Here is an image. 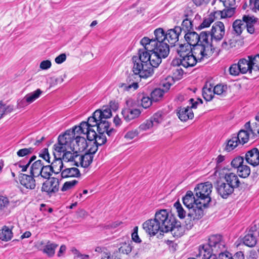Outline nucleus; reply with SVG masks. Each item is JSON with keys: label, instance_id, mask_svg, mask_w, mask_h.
Masks as SVG:
<instances>
[{"label": "nucleus", "instance_id": "nucleus-50", "mask_svg": "<svg viewBox=\"0 0 259 259\" xmlns=\"http://www.w3.org/2000/svg\"><path fill=\"white\" fill-rule=\"evenodd\" d=\"M140 96H141V101L142 106L145 109L150 107L153 101L151 98L146 96L144 94L140 95L139 98H140Z\"/></svg>", "mask_w": 259, "mask_h": 259}, {"label": "nucleus", "instance_id": "nucleus-8", "mask_svg": "<svg viewBox=\"0 0 259 259\" xmlns=\"http://www.w3.org/2000/svg\"><path fill=\"white\" fill-rule=\"evenodd\" d=\"M207 206H204L202 202L200 201L189 208V212L185 220V225L187 229H191L196 222L203 216V208Z\"/></svg>", "mask_w": 259, "mask_h": 259}, {"label": "nucleus", "instance_id": "nucleus-43", "mask_svg": "<svg viewBox=\"0 0 259 259\" xmlns=\"http://www.w3.org/2000/svg\"><path fill=\"white\" fill-rule=\"evenodd\" d=\"M95 138L91 139H88L89 141H92L95 140L94 144H96L98 146H101L104 144L106 141V137L105 134H97L95 132V135H94Z\"/></svg>", "mask_w": 259, "mask_h": 259}, {"label": "nucleus", "instance_id": "nucleus-56", "mask_svg": "<svg viewBox=\"0 0 259 259\" xmlns=\"http://www.w3.org/2000/svg\"><path fill=\"white\" fill-rule=\"evenodd\" d=\"M34 149L32 147L25 148L19 150L17 152V155L19 157H24L32 153Z\"/></svg>", "mask_w": 259, "mask_h": 259}, {"label": "nucleus", "instance_id": "nucleus-34", "mask_svg": "<svg viewBox=\"0 0 259 259\" xmlns=\"http://www.w3.org/2000/svg\"><path fill=\"white\" fill-rule=\"evenodd\" d=\"M43 163L41 160H37L34 162L30 167V174L33 177H38L41 174L40 172Z\"/></svg>", "mask_w": 259, "mask_h": 259}, {"label": "nucleus", "instance_id": "nucleus-42", "mask_svg": "<svg viewBox=\"0 0 259 259\" xmlns=\"http://www.w3.org/2000/svg\"><path fill=\"white\" fill-rule=\"evenodd\" d=\"M133 247L132 241H128L121 244L120 247L118 248L119 252L128 254L132 251Z\"/></svg>", "mask_w": 259, "mask_h": 259}, {"label": "nucleus", "instance_id": "nucleus-18", "mask_svg": "<svg viewBox=\"0 0 259 259\" xmlns=\"http://www.w3.org/2000/svg\"><path fill=\"white\" fill-rule=\"evenodd\" d=\"M245 160L246 162L253 166L259 165V150L256 148H253L248 151L245 154Z\"/></svg>", "mask_w": 259, "mask_h": 259}, {"label": "nucleus", "instance_id": "nucleus-32", "mask_svg": "<svg viewBox=\"0 0 259 259\" xmlns=\"http://www.w3.org/2000/svg\"><path fill=\"white\" fill-rule=\"evenodd\" d=\"M80 175V174L79 169L76 167L67 168L61 171V177L62 178L78 177Z\"/></svg>", "mask_w": 259, "mask_h": 259}, {"label": "nucleus", "instance_id": "nucleus-64", "mask_svg": "<svg viewBox=\"0 0 259 259\" xmlns=\"http://www.w3.org/2000/svg\"><path fill=\"white\" fill-rule=\"evenodd\" d=\"M9 204V201L7 197L0 196V210L7 208Z\"/></svg>", "mask_w": 259, "mask_h": 259}, {"label": "nucleus", "instance_id": "nucleus-3", "mask_svg": "<svg viewBox=\"0 0 259 259\" xmlns=\"http://www.w3.org/2000/svg\"><path fill=\"white\" fill-rule=\"evenodd\" d=\"M209 47L196 46L193 48V52L182 58L174 59L171 62V66L182 65L185 68L195 66L197 62H200L204 59H208L211 55Z\"/></svg>", "mask_w": 259, "mask_h": 259}, {"label": "nucleus", "instance_id": "nucleus-51", "mask_svg": "<svg viewBox=\"0 0 259 259\" xmlns=\"http://www.w3.org/2000/svg\"><path fill=\"white\" fill-rule=\"evenodd\" d=\"M227 89V87L226 85L219 84H217L213 88V91L214 94L224 96L226 94Z\"/></svg>", "mask_w": 259, "mask_h": 259}, {"label": "nucleus", "instance_id": "nucleus-61", "mask_svg": "<svg viewBox=\"0 0 259 259\" xmlns=\"http://www.w3.org/2000/svg\"><path fill=\"white\" fill-rule=\"evenodd\" d=\"M150 120L152 121L154 126H157L159 123L162 122V114L160 112L155 113L150 118Z\"/></svg>", "mask_w": 259, "mask_h": 259}, {"label": "nucleus", "instance_id": "nucleus-62", "mask_svg": "<svg viewBox=\"0 0 259 259\" xmlns=\"http://www.w3.org/2000/svg\"><path fill=\"white\" fill-rule=\"evenodd\" d=\"M153 126H154L153 123L149 119L141 124L139 126V128L141 131H146L151 128Z\"/></svg>", "mask_w": 259, "mask_h": 259}, {"label": "nucleus", "instance_id": "nucleus-6", "mask_svg": "<svg viewBox=\"0 0 259 259\" xmlns=\"http://www.w3.org/2000/svg\"><path fill=\"white\" fill-rule=\"evenodd\" d=\"M184 37L187 42L191 47L194 48L195 47L198 45L201 47H208L209 50L211 51V47L210 44L207 41L208 35L206 31H202L199 34L194 31H188L185 33Z\"/></svg>", "mask_w": 259, "mask_h": 259}, {"label": "nucleus", "instance_id": "nucleus-14", "mask_svg": "<svg viewBox=\"0 0 259 259\" xmlns=\"http://www.w3.org/2000/svg\"><path fill=\"white\" fill-rule=\"evenodd\" d=\"M167 219L170 221L167 224V232L170 231L173 236L175 237L182 236L184 232V229L181 223L176 221L175 218L168 212Z\"/></svg>", "mask_w": 259, "mask_h": 259}, {"label": "nucleus", "instance_id": "nucleus-44", "mask_svg": "<svg viewBox=\"0 0 259 259\" xmlns=\"http://www.w3.org/2000/svg\"><path fill=\"white\" fill-rule=\"evenodd\" d=\"M14 110L13 105L3 104L2 102H0V119L4 116V115L11 113Z\"/></svg>", "mask_w": 259, "mask_h": 259}, {"label": "nucleus", "instance_id": "nucleus-40", "mask_svg": "<svg viewBox=\"0 0 259 259\" xmlns=\"http://www.w3.org/2000/svg\"><path fill=\"white\" fill-rule=\"evenodd\" d=\"M212 87L211 86V84H209V87H208L207 84H206L203 88L202 90V96L203 98L206 101H211L214 96V93L213 90H212Z\"/></svg>", "mask_w": 259, "mask_h": 259}, {"label": "nucleus", "instance_id": "nucleus-4", "mask_svg": "<svg viewBox=\"0 0 259 259\" xmlns=\"http://www.w3.org/2000/svg\"><path fill=\"white\" fill-rule=\"evenodd\" d=\"M168 211L161 209L155 213V218L150 219L143 224V228L150 236L155 235L158 232L167 233Z\"/></svg>", "mask_w": 259, "mask_h": 259}, {"label": "nucleus", "instance_id": "nucleus-21", "mask_svg": "<svg viewBox=\"0 0 259 259\" xmlns=\"http://www.w3.org/2000/svg\"><path fill=\"white\" fill-rule=\"evenodd\" d=\"M74 142L72 143V150H75L76 152H81L84 151L88 147V144L84 137L77 135L75 139H73Z\"/></svg>", "mask_w": 259, "mask_h": 259}, {"label": "nucleus", "instance_id": "nucleus-17", "mask_svg": "<svg viewBox=\"0 0 259 259\" xmlns=\"http://www.w3.org/2000/svg\"><path fill=\"white\" fill-rule=\"evenodd\" d=\"M59 180L56 178H52L43 183L41 191L51 195L59 190Z\"/></svg>", "mask_w": 259, "mask_h": 259}, {"label": "nucleus", "instance_id": "nucleus-10", "mask_svg": "<svg viewBox=\"0 0 259 259\" xmlns=\"http://www.w3.org/2000/svg\"><path fill=\"white\" fill-rule=\"evenodd\" d=\"M206 33L208 35V40L207 41L210 44L211 47V55H212L214 50L212 44L213 39L215 41H220L222 39L225 35V29L224 23L221 21H218L214 23L212 25L211 31H206Z\"/></svg>", "mask_w": 259, "mask_h": 259}, {"label": "nucleus", "instance_id": "nucleus-27", "mask_svg": "<svg viewBox=\"0 0 259 259\" xmlns=\"http://www.w3.org/2000/svg\"><path fill=\"white\" fill-rule=\"evenodd\" d=\"M209 245H203L199 248V253L196 255L197 259H211L212 254L210 252Z\"/></svg>", "mask_w": 259, "mask_h": 259}, {"label": "nucleus", "instance_id": "nucleus-1", "mask_svg": "<svg viewBox=\"0 0 259 259\" xmlns=\"http://www.w3.org/2000/svg\"><path fill=\"white\" fill-rule=\"evenodd\" d=\"M143 48L150 53L154 65H159L161 62V59L166 58L169 53V45L164 40L158 39L157 36L154 39H149L144 37L140 41Z\"/></svg>", "mask_w": 259, "mask_h": 259}, {"label": "nucleus", "instance_id": "nucleus-53", "mask_svg": "<svg viewBox=\"0 0 259 259\" xmlns=\"http://www.w3.org/2000/svg\"><path fill=\"white\" fill-rule=\"evenodd\" d=\"M237 139L238 138H235L234 136L228 140L226 147V150L228 151H230L237 147L238 145V141H237Z\"/></svg>", "mask_w": 259, "mask_h": 259}, {"label": "nucleus", "instance_id": "nucleus-31", "mask_svg": "<svg viewBox=\"0 0 259 259\" xmlns=\"http://www.w3.org/2000/svg\"><path fill=\"white\" fill-rule=\"evenodd\" d=\"M13 226L10 227L5 226L0 230V240L4 241L10 240L13 237L12 230Z\"/></svg>", "mask_w": 259, "mask_h": 259}, {"label": "nucleus", "instance_id": "nucleus-11", "mask_svg": "<svg viewBox=\"0 0 259 259\" xmlns=\"http://www.w3.org/2000/svg\"><path fill=\"white\" fill-rule=\"evenodd\" d=\"M88 124L85 123V121H82L79 125L74 126L72 131H67L64 134L68 133L71 138V143L74 142L73 139H75L77 135L79 136L81 134L85 135L88 139L94 138L95 131L90 132L88 131Z\"/></svg>", "mask_w": 259, "mask_h": 259}, {"label": "nucleus", "instance_id": "nucleus-41", "mask_svg": "<svg viewBox=\"0 0 259 259\" xmlns=\"http://www.w3.org/2000/svg\"><path fill=\"white\" fill-rule=\"evenodd\" d=\"M233 28L235 33L237 35H240L243 30L245 28L243 19L242 20L240 19L236 20L233 23Z\"/></svg>", "mask_w": 259, "mask_h": 259}, {"label": "nucleus", "instance_id": "nucleus-28", "mask_svg": "<svg viewBox=\"0 0 259 259\" xmlns=\"http://www.w3.org/2000/svg\"><path fill=\"white\" fill-rule=\"evenodd\" d=\"M193 51V47H192L189 44H180L177 49V52L180 56V58L191 54Z\"/></svg>", "mask_w": 259, "mask_h": 259}, {"label": "nucleus", "instance_id": "nucleus-58", "mask_svg": "<svg viewBox=\"0 0 259 259\" xmlns=\"http://www.w3.org/2000/svg\"><path fill=\"white\" fill-rule=\"evenodd\" d=\"M78 183V181L76 180H74L71 181L66 182L64 184L63 187L61 188V191L63 192L66 191L68 190H70L73 188Z\"/></svg>", "mask_w": 259, "mask_h": 259}, {"label": "nucleus", "instance_id": "nucleus-45", "mask_svg": "<svg viewBox=\"0 0 259 259\" xmlns=\"http://www.w3.org/2000/svg\"><path fill=\"white\" fill-rule=\"evenodd\" d=\"M14 110L13 105L3 104L2 102H0V119L4 116V115L11 113Z\"/></svg>", "mask_w": 259, "mask_h": 259}, {"label": "nucleus", "instance_id": "nucleus-37", "mask_svg": "<svg viewBox=\"0 0 259 259\" xmlns=\"http://www.w3.org/2000/svg\"><path fill=\"white\" fill-rule=\"evenodd\" d=\"M101 112L102 115L99 117L98 122H108L106 120L112 116V112L110 108L108 106H103L102 109H99Z\"/></svg>", "mask_w": 259, "mask_h": 259}, {"label": "nucleus", "instance_id": "nucleus-33", "mask_svg": "<svg viewBox=\"0 0 259 259\" xmlns=\"http://www.w3.org/2000/svg\"><path fill=\"white\" fill-rule=\"evenodd\" d=\"M244 126L245 129L249 132L252 138L253 139L259 135V123L254 122L250 125V122H247Z\"/></svg>", "mask_w": 259, "mask_h": 259}, {"label": "nucleus", "instance_id": "nucleus-25", "mask_svg": "<svg viewBox=\"0 0 259 259\" xmlns=\"http://www.w3.org/2000/svg\"><path fill=\"white\" fill-rule=\"evenodd\" d=\"M200 202V201H199V199L194 196L193 193L191 191H187L185 196L183 198V202L188 209L195 205L196 203H198Z\"/></svg>", "mask_w": 259, "mask_h": 259}, {"label": "nucleus", "instance_id": "nucleus-26", "mask_svg": "<svg viewBox=\"0 0 259 259\" xmlns=\"http://www.w3.org/2000/svg\"><path fill=\"white\" fill-rule=\"evenodd\" d=\"M243 22L248 32L252 34L254 32V25L257 22V19L253 16L244 15L243 18Z\"/></svg>", "mask_w": 259, "mask_h": 259}, {"label": "nucleus", "instance_id": "nucleus-63", "mask_svg": "<svg viewBox=\"0 0 259 259\" xmlns=\"http://www.w3.org/2000/svg\"><path fill=\"white\" fill-rule=\"evenodd\" d=\"M181 65L178 66H172L174 68L172 69L173 74L175 76L178 78H180L183 74L184 71L180 67Z\"/></svg>", "mask_w": 259, "mask_h": 259}, {"label": "nucleus", "instance_id": "nucleus-30", "mask_svg": "<svg viewBox=\"0 0 259 259\" xmlns=\"http://www.w3.org/2000/svg\"><path fill=\"white\" fill-rule=\"evenodd\" d=\"M54 160L52 162L50 166L53 170V172L58 174L63 167V159L61 157L57 158L55 153H54Z\"/></svg>", "mask_w": 259, "mask_h": 259}, {"label": "nucleus", "instance_id": "nucleus-24", "mask_svg": "<svg viewBox=\"0 0 259 259\" xmlns=\"http://www.w3.org/2000/svg\"><path fill=\"white\" fill-rule=\"evenodd\" d=\"M101 112L99 110H96L92 114V116H90L88 119V121H85V123L88 124V131L90 132L91 131H95L94 130L92 129V127L98 126V120L99 117H101L102 115Z\"/></svg>", "mask_w": 259, "mask_h": 259}, {"label": "nucleus", "instance_id": "nucleus-48", "mask_svg": "<svg viewBox=\"0 0 259 259\" xmlns=\"http://www.w3.org/2000/svg\"><path fill=\"white\" fill-rule=\"evenodd\" d=\"M238 173L239 177L246 178L249 176L250 174V167L246 165H242L238 168Z\"/></svg>", "mask_w": 259, "mask_h": 259}, {"label": "nucleus", "instance_id": "nucleus-7", "mask_svg": "<svg viewBox=\"0 0 259 259\" xmlns=\"http://www.w3.org/2000/svg\"><path fill=\"white\" fill-rule=\"evenodd\" d=\"M181 32L182 29L180 26H176L173 29L168 30L166 33L162 28H159L155 30L154 35L158 37V39L167 41L172 47L179 40Z\"/></svg>", "mask_w": 259, "mask_h": 259}, {"label": "nucleus", "instance_id": "nucleus-38", "mask_svg": "<svg viewBox=\"0 0 259 259\" xmlns=\"http://www.w3.org/2000/svg\"><path fill=\"white\" fill-rule=\"evenodd\" d=\"M42 93V91L40 89H38L34 92L27 94L24 99L26 102L30 104L38 99Z\"/></svg>", "mask_w": 259, "mask_h": 259}, {"label": "nucleus", "instance_id": "nucleus-49", "mask_svg": "<svg viewBox=\"0 0 259 259\" xmlns=\"http://www.w3.org/2000/svg\"><path fill=\"white\" fill-rule=\"evenodd\" d=\"M164 92L160 89H155L151 93V98L153 101L156 102L161 99L163 95Z\"/></svg>", "mask_w": 259, "mask_h": 259}, {"label": "nucleus", "instance_id": "nucleus-46", "mask_svg": "<svg viewBox=\"0 0 259 259\" xmlns=\"http://www.w3.org/2000/svg\"><path fill=\"white\" fill-rule=\"evenodd\" d=\"M138 87V83L136 82L131 83H120L119 84V88L124 91H134L137 89Z\"/></svg>", "mask_w": 259, "mask_h": 259}, {"label": "nucleus", "instance_id": "nucleus-23", "mask_svg": "<svg viewBox=\"0 0 259 259\" xmlns=\"http://www.w3.org/2000/svg\"><path fill=\"white\" fill-rule=\"evenodd\" d=\"M177 115L179 118L182 121H186L194 117V113L189 106L180 107L178 109Z\"/></svg>", "mask_w": 259, "mask_h": 259}, {"label": "nucleus", "instance_id": "nucleus-54", "mask_svg": "<svg viewBox=\"0 0 259 259\" xmlns=\"http://www.w3.org/2000/svg\"><path fill=\"white\" fill-rule=\"evenodd\" d=\"M174 207L177 210L178 215L180 219H184L186 217V211L182 207V205L179 201H177L174 204Z\"/></svg>", "mask_w": 259, "mask_h": 259}, {"label": "nucleus", "instance_id": "nucleus-59", "mask_svg": "<svg viewBox=\"0 0 259 259\" xmlns=\"http://www.w3.org/2000/svg\"><path fill=\"white\" fill-rule=\"evenodd\" d=\"M212 16L210 15L208 16V17L205 18L202 23L198 26V28L199 29H201L202 28H206L209 27L210 24L214 21Z\"/></svg>", "mask_w": 259, "mask_h": 259}, {"label": "nucleus", "instance_id": "nucleus-5", "mask_svg": "<svg viewBox=\"0 0 259 259\" xmlns=\"http://www.w3.org/2000/svg\"><path fill=\"white\" fill-rule=\"evenodd\" d=\"M54 149L58 153H63L62 159L64 161L76 164L78 153L72 150L71 138L68 133L59 136L58 143L54 145Z\"/></svg>", "mask_w": 259, "mask_h": 259}, {"label": "nucleus", "instance_id": "nucleus-22", "mask_svg": "<svg viewBox=\"0 0 259 259\" xmlns=\"http://www.w3.org/2000/svg\"><path fill=\"white\" fill-rule=\"evenodd\" d=\"M94 156L90 153H85L84 155L78 154L76 164L73 165L77 166H81L82 167H88L93 161Z\"/></svg>", "mask_w": 259, "mask_h": 259}, {"label": "nucleus", "instance_id": "nucleus-9", "mask_svg": "<svg viewBox=\"0 0 259 259\" xmlns=\"http://www.w3.org/2000/svg\"><path fill=\"white\" fill-rule=\"evenodd\" d=\"M212 185L207 182L197 185L194 189L195 196L202 201L204 206H207L211 201L210 194L212 192Z\"/></svg>", "mask_w": 259, "mask_h": 259}, {"label": "nucleus", "instance_id": "nucleus-36", "mask_svg": "<svg viewBox=\"0 0 259 259\" xmlns=\"http://www.w3.org/2000/svg\"><path fill=\"white\" fill-rule=\"evenodd\" d=\"M250 136L251 137V135L248 130H241L239 132L237 136L235 137L238 138V143L244 144L248 141Z\"/></svg>", "mask_w": 259, "mask_h": 259}, {"label": "nucleus", "instance_id": "nucleus-16", "mask_svg": "<svg viewBox=\"0 0 259 259\" xmlns=\"http://www.w3.org/2000/svg\"><path fill=\"white\" fill-rule=\"evenodd\" d=\"M257 226L254 225L249 229L247 233L245 235L243 239V243L248 247L254 246L257 241Z\"/></svg>", "mask_w": 259, "mask_h": 259}, {"label": "nucleus", "instance_id": "nucleus-12", "mask_svg": "<svg viewBox=\"0 0 259 259\" xmlns=\"http://www.w3.org/2000/svg\"><path fill=\"white\" fill-rule=\"evenodd\" d=\"M206 245H209V248L211 250L210 252L213 255H215L217 253L219 254L220 252L226 250L225 243L222 240V236L220 235L211 236Z\"/></svg>", "mask_w": 259, "mask_h": 259}, {"label": "nucleus", "instance_id": "nucleus-47", "mask_svg": "<svg viewBox=\"0 0 259 259\" xmlns=\"http://www.w3.org/2000/svg\"><path fill=\"white\" fill-rule=\"evenodd\" d=\"M247 58L250 61V65L252 70L257 71L259 70V54L255 56H248Z\"/></svg>", "mask_w": 259, "mask_h": 259}, {"label": "nucleus", "instance_id": "nucleus-2", "mask_svg": "<svg viewBox=\"0 0 259 259\" xmlns=\"http://www.w3.org/2000/svg\"><path fill=\"white\" fill-rule=\"evenodd\" d=\"M132 60L134 63L132 71L134 74L128 77L130 80L134 75L144 78L150 77L154 73L153 68L159 66L154 65L150 53L145 50L140 49L138 56H134Z\"/></svg>", "mask_w": 259, "mask_h": 259}, {"label": "nucleus", "instance_id": "nucleus-52", "mask_svg": "<svg viewBox=\"0 0 259 259\" xmlns=\"http://www.w3.org/2000/svg\"><path fill=\"white\" fill-rule=\"evenodd\" d=\"M40 172H41L40 175L41 177L45 179H49L51 176V172H53V170L50 165L44 166L43 165Z\"/></svg>", "mask_w": 259, "mask_h": 259}, {"label": "nucleus", "instance_id": "nucleus-39", "mask_svg": "<svg viewBox=\"0 0 259 259\" xmlns=\"http://www.w3.org/2000/svg\"><path fill=\"white\" fill-rule=\"evenodd\" d=\"M57 246L58 245L57 244L48 241L44 247L43 252L46 253L49 257H52L55 254V250Z\"/></svg>", "mask_w": 259, "mask_h": 259}, {"label": "nucleus", "instance_id": "nucleus-13", "mask_svg": "<svg viewBox=\"0 0 259 259\" xmlns=\"http://www.w3.org/2000/svg\"><path fill=\"white\" fill-rule=\"evenodd\" d=\"M126 105V107H124L121 112L123 117L126 121L129 122L139 117L141 111L138 109L134 108L135 103L132 99L127 100Z\"/></svg>", "mask_w": 259, "mask_h": 259}, {"label": "nucleus", "instance_id": "nucleus-19", "mask_svg": "<svg viewBox=\"0 0 259 259\" xmlns=\"http://www.w3.org/2000/svg\"><path fill=\"white\" fill-rule=\"evenodd\" d=\"M35 177L26 174H20L19 175V181L20 184L25 187L26 189H34L35 187V180L34 178Z\"/></svg>", "mask_w": 259, "mask_h": 259}, {"label": "nucleus", "instance_id": "nucleus-15", "mask_svg": "<svg viewBox=\"0 0 259 259\" xmlns=\"http://www.w3.org/2000/svg\"><path fill=\"white\" fill-rule=\"evenodd\" d=\"M214 186L218 194L224 199L227 198L234 191L231 186L221 178L214 183Z\"/></svg>", "mask_w": 259, "mask_h": 259}, {"label": "nucleus", "instance_id": "nucleus-35", "mask_svg": "<svg viewBox=\"0 0 259 259\" xmlns=\"http://www.w3.org/2000/svg\"><path fill=\"white\" fill-rule=\"evenodd\" d=\"M186 18L183 21L182 23V32L183 31L184 33L191 31L193 29V24L192 18L191 15L186 14Z\"/></svg>", "mask_w": 259, "mask_h": 259}, {"label": "nucleus", "instance_id": "nucleus-57", "mask_svg": "<svg viewBox=\"0 0 259 259\" xmlns=\"http://www.w3.org/2000/svg\"><path fill=\"white\" fill-rule=\"evenodd\" d=\"M243 162L244 158L243 157L237 156L232 160L231 162V165L232 167L238 169L241 166L243 165Z\"/></svg>", "mask_w": 259, "mask_h": 259}, {"label": "nucleus", "instance_id": "nucleus-55", "mask_svg": "<svg viewBox=\"0 0 259 259\" xmlns=\"http://www.w3.org/2000/svg\"><path fill=\"white\" fill-rule=\"evenodd\" d=\"M110 123L109 122H99L97 128V132L99 134H105V131L109 128Z\"/></svg>", "mask_w": 259, "mask_h": 259}, {"label": "nucleus", "instance_id": "nucleus-20", "mask_svg": "<svg viewBox=\"0 0 259 259\" xmlns=\"http://www.w3.org/2000/svg\"><path fill=\"white\" fill-rule=\"evenodd\" d=\"M221 179L234 189L238 188L240 185V182L238 176L233 172H227Z\"/></svg>", "mask_w": 259, "mask_h": 259}, {"label": "nucleus", "instance_id": "nucleus-29", "mask_svg": "<svg viewBox=\"0 0 259 259\" xmlns=\"http://www.w3.org/2000/svg\"><path fill=\"white\" fill-rule=\"evenodd\" d=\"M238 63L242 74H245L247 72L251 73L252 69L250 65V61L248 58H242L239 60Z\"/></svg>", "mask_w": 259, "mask_h": 259}, {"label": "nucleus", "instance_id": "nucleus-60", "mask_svg": "<svg viewBox=\"0 0 259 259\" xmlns=\"http://www.w3.org/2000/svg\"><path fill=\"white\" fill-rule=\"evenodd\" d=\"M229 72L231 75L237 76L241 73V71L238 63L237 64H233L229 68Z\"/></svg>", "mask_w": 259, "mask_h": 259}]
</instances>
